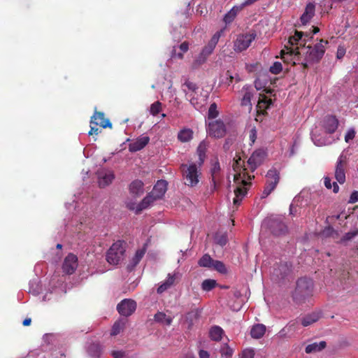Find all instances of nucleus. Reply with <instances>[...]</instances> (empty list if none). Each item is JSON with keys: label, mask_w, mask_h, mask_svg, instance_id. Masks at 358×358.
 I'll return each instance as SVG.
<instances>
[{"label": "nucleus", "mask_w": 358, "mask_h": 358, "mask_svg": "<svg viewBox=\"0 0 358 358\" xmlns=\"http://www.w3.org/2000/svg\"><path fill=\"white\" fill-rule=\"evenodd\" d=\"M178 273H169L167 278L162 283L157 291H166L171 289L172 286L178 282Z\"/></svg>", "instance_id": "cd10ccee"}, {"label": "nucleus", "mask_w": 358, "mask_h": 358, "mask_svg": "<svg viewBox=\"0 0 358 358\" xmlns=\"http://www.w3.org/2000/svg\"><path fill=\"white\" fill-rule=\"evenodd\" d=\"M301 52L299 51V48L290 45L289 43L285 45V48L280 51L281 58L285 63H292L293 66L296 65V62L299 61V55Z\"/></svg>", "instance_id": "0eeeda50"}, {"label": "nucleus", "mask_w": 358, "mask_h": 358, "mask_svg": "<svg viewBox=\"0 0 358 358\" xmlns=\"http://www.w3.org/2000/svg\"><path fill=\"white\" fill-rule=\"evenodd\" d=\"M198 317L199 314L197 311H191L186 315L185 322L188 324V329L192 328L194 323V321H196L198 319Z\"/></svg>", "instance_id": "37998d69"}, {"label": "nucleus", "mask_w": 358, "mask_h": 358, "mask_svg": "<svg viewBox=\"0 0 358 358\" xmlns=\"http://www.w3.org/2000/svg\"><path fill=\"white\" fill-rule=\"evenodd\" d=\"M123 244L124 242L118 241L110 246L106 255V260L109 264L117 265L123 259L125 252Z\"/></svg>", "instance_id": "20e7f679"}, {"label": "nucleus", "mask_w": 358, "mask_h": 358, "mask_svg": "<svg viewBox=\"0 0 358 358\" xmlns=\"http://www.w3.org/2000/svg\"><path fill=\"white\" fill-rule=\"evenodd\" d=\"M312 38L313 36L310 34H304L302 31L296 30L294 35L289 38L287 43L290 45H294L296 48L299 47V50H301V48L306 47V43Z\"/></svg>", "instance_id": "ddd939ff"}, {"label": "nucleus", "mask_w": 358, "mask_h": 358, "mask_svg": "<svg viewBox=\"0 0 358 358\" xmlns=\"http://www.w3.org/2000/svg\"><path fill=\"white\" fill-rule=\"evenodd\" d=\"M298 324L299 322L296 320L289 322L288 324L279 331L280 337H289L290 334H294L298 330Z\"/></svg>", "instance_id": "a878e982"}, {"label": "nucleus", "mask_w": 358, "mask_h": 358, "mask_svg": "<svg viewBox=\"0 0 358 358\" xmlns=\"http://www.w3.org/2000/svg\"><path fill=\"white\" fill-rule=\"evenodd\" d=\"M347 167V161L345 157L340 156L337 160L335 169V178L340 183L343 184L345 182V169Z\"/></svg>", "instance_id": "2eb2a0df"}, {"label": "nucleus", "mask_w": 358, "mask_h": 358, "mask_svg": "<svg viewBox=\"0 0 358 358\" xmlns=\"http://www.w3.org/2000/svg\"><path fill=\"white\" fill-rule=\"evenodd\" d=\"M321 317L322 314L320 312L314 311L301 317L299 321L303 327H307L317 322Z\"/></svg>", "instance_id": "412c9836"}, {"label": "nucleus", "mask_w": 358, "mask_h": 358, "mask_svg": "<svg viewBox=\"0 0 358 358\" xmlns=\"http://www.w3.org/2000/svg\"><path fill=\"white\" fill-rule=\"evenodd\" d=\"M324 184L327 189H331L333 187V192L337 193L339 191V187L336 182L331 183V180L329 177L324 178Z\"/></svg>", "instance_id": "49530a36"}, {"label": "nucleus", "mask_w": 358, "mask_h": 358, "mask_svg": "<svg viewBox=\"0 0 358 358\" xmlns=\"http://www.w3.org/2000/svg\"><path fill=\"white\" fill-rule=\"evenodd\" d=\"M193 131L190 129H183L178 134V138L182 143L189 142L193 138Z\"/></svg>", "instance_id": "4c0bfd02"}, {"label": "nucleus", "mask_w": 358, "mask_h": 358, "mask_svg": "<svg viewBox=\"0 0 358 358\" xmlns=\"http://www.w3.org/2000/svg\"><path fill=\"white\" fill-rule=\"evenodd\" d=\"M241 183L243 186L237 187L234 189L235 198L234 199L233 202L234 204L236 206H238L241 204L243 198L247 194L248 189L245 187V186L250 185V182H247L245 180H242Z\"/></svg>", "instance_id": "5701e85b"}, {"label": "nucleus", "mask_w": 358, "mask_h": 358, "mask_svg": "<svg viewBox=\"0 0 358 358\" xmlns=\"http://www.w3.org/2000/svg\"><path fill=\"white\" fill-rule=\"evenodd\" d=\"M326 346L327 343L325 341H320V343H313L308 345L306 347L305 352L307 354L315 353L324 349Z\"/></svg>", "instance_id": "473e14b6"}, {"label": "nucleus", "mask_w": 358, "mask_h": 358, "mask_svg": "<svg viewBox=\"0 0 358 358\" xmlns=\"http://www.w3.org/2000/svg\"><path fill=\"white\" fill-rule=\"evenodd\" d=\"M226 126L220 120L213 121L208 124V134L210 136L220 138L225 136Z\"/></svg>", "instance_id": "f8f14e48"}, {"label": "nucleus", "mask_w": 358, "mask_h": 358, "mask_svg": "<svg viewBox=\"0 0 358 358\" xmlns=\"http://www.w3.org/2000/svg\"><path fill=\"white\" fill-rule=\"evenodd\" d=\"M237 15V9L232 8L224 17V21L226 24H229L234 21Z\"/></svg>", "instance_id": "8fccbe9b"}, {"label": "nucleus", "mask_w": 358, "mask_h": 358, "mask_svg": "<svg viewBox=\"0 0 358 358\" xmlns=\"http://www.w3.org/2000/svg\"><path fill=\"white\" fill-rule=\"evenodd\" d=\"M214 49H215L214 47H213L212 45H210L208 43L206 46L203 47V48L202 49V50L200 53L202 54V55H204L205 57H206L208 58V57L212 54Z\"/></svg>", "instance_id": "e2e57ef3"}, {"label": "nucleus", "mask_w": 358, "mask_h": 358, "mask_svg": "<svg viewBox=\"0 0 358 358\" xmlns=\"http://www.w3.org/2000/svg\"><path fill=\"white\" fill-rule=\"evenodd\" d=\"M143 182L140 180L132 181L129 187V193L134 197L139 196L143 193Z\"/></svg>", "instance_id": "7c9ffc66"}, {"label": "nucleus", "mask_w": 358, "mask_h": 358, "mask_svg": "<svg viewBox=\"0 0 358 358\" xmlns=\"http://www.w3.org/2000/svg\"><path fill=\"white\" fill-rule=\"evenodd\" d=\"M355 136V131L354 129H350L347 131L345 136V141L348 143L350 141L352 140Z\"/></svg>", "instance_id": "0e129e2a"}, {"label": "nucleus", "mask_w": 358, "mask_h": 358, "mask_svg": "<svg viewBox=\"0 0 358 358\" xmlns=\"http://www.w3.org/2000/svg\"><path fill=\"white\" fill-rule=\"evenodd\" d=\"M90 124L92 125L100 126L102 128L112 127V124L108 119L105 118L104 113L96 111L91 117Z\"/></svg>", "instance_id": "a211bd4d"}, {"label": "nucleus", "mask_w": 358, "mask_h": 358, "mask_svg": "<svg viewBox=\"0 0 358 358\" xmlns=\"http://www.w3.org/2000/svg\"><path fill=\"white\" fill-rule=\"evenodd\" d=\"M222 33L223 29H221L215 33L214 35L210 38V41L208 42V44L215 48Z\"/></svg>", "instance_id": "5fc2aeb1"}, {"label": "nucleus", "mask_w": 358, "mask_h": 358, "mask_svg": "<svg viewBox=\"0 0 358 358\" xmlns=\"http://www.w3.org/2000/svg\"><path fill=\"white\" fill-rule=\"evenodd\" d=\"M358 234V229L354 230L352 231H349L346 233L341 239V242H346L352 240L354 237H355Z\"/></svg>", "instance_id": "4d7b16f0"}, {"label": "nucleus", "mask_w": 358, "mask_h": 358, "mask_svg": "<svg viewBox=\"0 0 358 358\" xmlns=\"http://www.w3.org/2000/svg\"><path fill=\"white\" fill-rule=\"evenodd\" d=\"M255 352L252 348H246L243 350L241 354V358H254Z\"/></svg>", "instance_id": "13d9d810"}, {"label": "nucleus", "mask_w": 358, "mask_h": 358, "mask_svg": "<svg viewBox=\"0 0 358 358\" xmlns=\"http://www.w3.org/2000/svg\"><path fill=\"white\" fill-rule=\"evenodd\" d=\"M162 110V103L159 101L154 102L150 106V113L153 116L158 115Z\"/></svg>", "instance_id": "3c124183"}, {"label": "nucleus", "mask_w": 358, "mask_h": 358, "mask_svg": "<svg viewBox=\"0 0 358 358\" xmlns=\"http://www.w3.org/2000/svg\"><path fill=\"white\" fill-rule=\"evenodd\" d=\"M232 167L235 172H243L244 178L247 177L248 180H252L255 178L254 176H251L246 172L247 169L245 168V162L242 161L241 157L238 155L234 159Z\"/></svg>", "instance_id": "4be33fe9"}, {"label": "nucleus", "mask_w": 358, "mask_h": 358, "mask_svg": "<svg viewBox=\"0 0 358 358\" xmlns=\"http://www.w3.org/2000/svg\"><path fill=\"white\" fill-rule=\"evenodd\" d=\"M158 199L150 192L138 205L136 213H139L143 210L148 208L150 204Z\"/></svg>", "instance_id": "2f4dec72"}, {"label": "nucleus", "mask_w": 358, "mask_h": 358, "mask_svg": "<svg viewBox=\"0 0 358 358\" xmlns=\"http://www.w3.org/2000/svg\"><path fill=\"white\" fill-rule=\"evenodd\" d=\"M167 182L164 180H159L155 185L151 193L158 199H162L167 190Z\"/></svg>", "instance_id": "c85d7f7f"}, {"label": "nucleus", "mask_w": 358, "mask_h": 358, "mask_svg": "<svg viewBox=\"0 0 358 358\" xmlns=\"http://www.w3.org/2000/svg\"><path fill=\"white\" fill-rule=\"evenodd\" d=\"M219 115V113L217 110V105L215 103H213L210 104L208 109V118L214 119L217 117Z\"/></svg>", "instance_id": "864d4df0"}, {"label": "nucleus", "mask_w": 358, "mask_h": 358, "mask_svg": "<svg viewBox=\"0 0 358 358\" xmlns=\"http://www.w3.org/2000/svg\"><path fill=\"white\" fill-rule=\"evenodd\" d=\"M207 60V57L202 54H199L196 59L192 62V69H196L199 68L202 64H203Z\"/></svg>", "instance_id": "de8ad7c7"}, {"label": "nucleus", "mask_w": 358, "mask_h": 358, "mask_svg": "<svg viewBox=\"0 0 358 358\" xmlns=\"http://www.w3.org/2000/svg\"><path fill=\"white\" fill-rule=\"evenodd\" d=\"M292 265L287 262H280L274 266L271 275V280L278 285L285 284L289 280Z\"/></svg>", "instance_id": "f03ea898"}, {"label": "nucleus", "mask_w": 358, "mask_h": 358, "mask_svg": "<svg viewBox=\"0 0 358 358\" xmlns=\"http://www.w3.org/2000/svg\"><path fill=\"white\" fill-rule=\"evenodd\" d=\"M358 201V191H353L350 194L348 203H355Z\"/></svg>", "instance_id": "69168bd1"}, {"label": "nucleus", "mask_w": 358, "mask_h": 358, "mask_svg": "<svg viewBox=\"0 0 358 358\" xmlns=\"http://www.w3.org/2000/svg\"><path fill=\"white\" fill-rule=\"evenodd\" d=\"M314 288L313 280L307 277H301L296 281V291H311Z\"/></svg>", "instance_id": "b1692460"}, {"label": "nucleus", "mask_w": 358, "mask_h": 358, "mask_svg": "<svg viewBox=\"0 0 358 358\" xmlns=\"http://www.w3.org/2000/svg\"><path fill=\"white\" fill-rule=\"evenodd\" d=\"M256 36L255 32L238 35L234 41V50L238 52L245 50L255 39Z\"/></svg>", "instance_id": "1a4fd4ad"}, {"label": "nucleus", "mask_w": 358, "mask_h": 358, "mask_svg": "<svg viewBox=\"0 0 358 358\" xmlns=\"http://www.w3.org/2000/svg\"><path fill=\"white\" fill-rule=\"evenodd\" d=\"M215 271H218L220 273H226L227 270L224 265V264L218 260H214L212 267Z\"/></svg>", "instance_id": "09e8293b"}, {"label": "nucleus", "mask_w": 358, "mask_h": 358, "mask_svg": "<svg viewBox=\"0 0 358 358\" xmlns=\"http://www.w3.org/2000/svg\"><path fill=\"white\" fill-rule=\"evenodd\" d=\"M264 223L274 236L285 235L287 232V227L280 217H270Z\"/></svg>", "instance_id": "423d86ee"}, {"label": "nucleus", "mask_w": 358, "mask_h": 358, "mask_svg": "<svg viewBox=\"0 0 358 358\" xmlns=\"http://www.w3.org/2000/svg\"><path fill=\"white\" fill-rule=\"evenodd\" d=\"M223 333L224 331L221 327L215 326L210 329L209 334L212 340L219 341L222 339Z\"/></svg>", "instance_id": "ea45409f"}, {"label": "nucleus", "mask_w": 358, "mask_h": 358, "mask_svg": "<svg viewBox=\"0 0 358 358\" xmlns=\"http://www.w3.org/2000/svg\"><path fill=\"white\" fill-rule=\"evenodd\" d=\"M213 259L210 257V256L208 254H205L202 256V257L199 260V265L202 267H208L211 268Z\"/></svg>", "instance_id": "79ce46f5"}, {"label": "nucleus", "mask_w": 358, "mask_h": 358, "mask_svg": "<svg viewBox=\"0 0 358 358\" xmlns=\"http://www.w3.org/2000/svg\"><path fill=\"white\" fill-rule=\"evenodd\" d=\"M242 92H243V96L241 99V105L242 106H248L250 109H251V99L253 96L252 88L250 86L245 85L243 87Z\"/></svg>", "instance_id": "c756f323"}, {"label": "nucleus", "mask_w": 358, "mask_h": 358, "mask_svg": "<svg viewBox=\"0 0 358 358\" xmlns=\"http://www.w3.org/2000/svg\"><path fill=\"white\" fill-rule=\"evenodd\" d=\"M179 48L180 49L182 52L178 53L177 54V57L179 59H182L183 58V53L186 52L188 50V49H189V43H188V42L185 41V42L182 43L180 45Z\"/></svg>", "instance_id": "680f3d73"}, {"label": "nucleus", "mask_w": 358, "mask_h": 358, "mask_svg": "<svg viewBox=\"0 0 358 358\" xmlns=\"http://www.w3.org/2000/svg\"><path fill=\"white\" fill-rule=\"evenodd\" d=\"M115 178V176L111 171H101L98 172V183L101 188L109 185Z\"/></svg>", "instance_id": "6ab92c4d"}, {"label": "nucleus", "mask_w": 358, "mask_h": 358, "mask_svg": "<svg viewBox=\"0 0 358 358\" xmlns=\"http://www.w3.org/2000/svg\"><path fill=\"white\" fill-rule=\"evenodd\" d=\"M272 103L271 99H268L266 96L262 95L258 101L257 107L260 109H267Z\"/></svg>", "instance_id": "a18cd8bd"}, {"label": "nucleus", "mask_w": 358, "mask_h": 358, "mask_svg": "<svg viewBox=\"0 0 358 358\" xmlns=\"http://www.w3.org/2000/svg\"><path fill=\"white\" fill-rule=\"evenodd\" d=\"M266 332V327L262 324L254 325L250 331V335L254 338H262Z\"/></svg>", "instance_id": "72a5a7b5"}, {"label": "nucleus", "mask_w": 358, "mask_h": 358, "mask_svg": "<svg viewBox=\"0 0 358 358\" xmlns=\"http://www.w3.org/2000/svg\"><path fill=\"white\" fill-rule=\"evenodd\" d=\"M312 294L310 292H292V299L294 305L312 304Z\"/></svg>", "instance_id": "f3484780"}, {"label": "nucleus", "mask_w": 358, "mask_h": 358, "mask_svg": "<svg viewBox=\"0 0 358 358\" xmlns=\"http://www.w3.org/2000/svg\"><path fill=\"white\" fill-rule=\"evenodd\" d=\"M282 70V64L280 62H275L270 67V72L273 74H278Z\"/></svg>", "instance_id": "6e6d98bb"}, {"label": "nucleus", "mask_w": 358, "mask_h": 358, "mask_svg": "<svg viewBox=\"0 0 358 358\" xmlns=\"http://www.w3.org/2000/svg\"><path fill=\"white\" fill-rule=\"evenodd\" d=\"M100 132H101V130L97 127V126L91 124L90 130L88 134L90 136L93 135V134L97 135Z\"/></svg>", "instance_id": "338daca9"}, {"label": "nucleus", "mask_w": 358, "mask_h": 358, "mask_svg": "<svg viewBox=\"0 0 358 358\" xmlns=\"http://www.w3.org/2000/svg\"><path fill=\"white\" fill-rule=\"evenodd\" d=\"M180 170L186 185L194 187L198 184L199 181V177L201 173L199 171L198 167L195 164H191L189 165L182 164L180 166Z\"/></svg>", "instance_id": "7ed1b4c3"}, {"label": "nucleus", "mask_w": 358, "mask_h": 358, "mask_svg": "<svg viewBox=\"0 0 358 358\" xmlns=\"http://www.w3.org/2000/svg\"><path fill=\"white\" fill-rule=\"evenodd\" d=\"M338 126V120L335 116L328 115L324 118L323 127L327 133H334L337 129Z\"/></svg>", "instance_id": "393cba45"}, {"label": "nucleus", "mask_w": 358, "mask_h": 358, "mask_svg": "<svg viewBox=\"0 0 358 358\" xmlns=\"http://www.w3.org/2000/svg\"><path fill=\"white\" fill-rule=\"evenodd\" d=\"M324 43L326 45L328 43V41L321 39L314 46L308 45L299 50L301 52V55L304 56V61L301 62L303 69L308 68V64L318 63L321 60L325 52Z\"/></svg>", "instance_id": "f257e3e1"}, {"label": "nucleus", "mask_w": 358, "mask_h": 358, "mask_svg": "<svg viewBox=\"0 0 358 358\" xmlns=\"http://www.w3.org/2000/svg\"><path fill=\"white\" fill-rule=\"evenodd\" d=\"M220 353L222 356H224L226 357H231L233 354V350L226 344L221 348Z\"/></svg>", "instance_id": "052dcab7"}, {"label": "nucleus", "mask_w": 358, "mask_h": 358, "mask_svg": "<svg viewBox=\"0 0 358 358\" xmlns=\"http://www.w3.org/2000/svg\"><path fill=\"white\" fill-rule=\"evenodd\" d=\"M315 5L314 3H308L305 8L304 13L300 17L301 22L303 25L308 23L315 15Z\"/></svg>", "instance_id": "bb28decb"}, {"label": "nucleus", "mask_w": 358, "mask_h": 358, "mask_svg": "<svg viewBox=\"0 0 358 358\" xmlns=\"http://www.w3.org/2000/svg\"><path fill=\"white\" fill-rule=\"evenodd\" d=\"M246 294L247 292H245V294L241 292H228L227 306L233 310H239L247 299Z\"/></svg>", "instance_id": "9b49d317"}, {"label": "nucleus", "mask_w": 358, "mask_h": 358, "mask_svg": "<svg viewBox=\"0 0 358 358\" xmlns=\"http://www.w3.org/2000/svg\"><path fill=\"white\" fill-rule=\"evenodd\" d=\"M266 182L262 192V198L267 197L276 187L280 181V171L272 167L266 175Z\"/></svg>", "instance_id": "39448f33"}, {"label": "nucleus", "mask_w": 358, "mask_h": 358, "mask_svg": "<svg viewBox=\"0 0 358 358\" xmlns=\"http://www.w3.org/2000/svg\"><path fill=\"white\" fill-rule=\"evenodd\" d=\"M88 352L92 356H99L101 352V346L97 343H92L88 347Z\"/></svg>", "instance_id": "603ef678"}, {"label": "nucleus", "mask_w": 358, "mask_h": 358, "mask_svg": "<svg viewBox=\"0 0 358 358\" xmlns=\"http://www.w3.org/2000/svg\"><path fill=\"white\" fill-rule=\"evenodd\" d=\"M215 243L220 246H224L227 243V237L225 234L216 235Z\"/></svg>", "instance_id": "bf43d9fd"}, {"label": "nucleus", "mask_w": 358, "mask_h": 358, "mask_svg": "<svg viewBox=\"0 0 358 358\" xmlns=\"http://www.w3.org/2000/svg\"><path fill=\"white\" fill-rule=\"evenodd\" d=\"M220 169V162L217 160L212 164L210 169L212 182L215 187H216L217 181L219 180Z\"/></svg>", "instance_id": "c9c22d12"}, {"label": "nucleus", "mask_w": 358, "mask_h": 358, "mask_svg": "<svg viewBox=\"0 0 358 358\" xmlns=\"http://www.w3.org/2000/svg\"><path fill=\"white\" fill-rule=\"evenodd\" d=\"M126 324L125 320H118L113 325L110 334L111 336H117L119 334L124 328Z\"/></svg>", "instance_id": "a19ab883"}, {"label": "nucleus", "mask_w": 358, "mask_h": 358, "mask_svg": "<svg viewBox=\"0 0 358 358\" xmlns=\"http://www.w3.org/2000/svg\"><path fill=\"white\" fill-rule=\"evenodd\" d=\"M181 88L182 92L185 94L187 99L190 101L192 105L196 108L199 105L197 99L195 97L199 90L197 85L186 78L182 84Z\"/></svg>", "instance_id": "6e6552de"}, {"label": "nucleus", "mask_w": 358, "mask_h": 358, "mask_svg": "<svg viewBox=\"0 0 358 358\" xmlns=\"http://www.w3.org/2000/svg\"><path fill=\"white\" fill-rule=\"evenodd\" d=\"M154 320L156 322L165 324L168 326H170L173 321V318L171 317L167 316L164 313L159 311L154 315Z\"/></svg>", "instance_id": "f704fd0d"}, {"label": "nucleus", "mask_w": 358, "mask_h": 358, "mask_svg": "<svg viewBox=\"0 0 358 358\" xmlns=\"http://www.w3.org/2000/svg\"><path fill=\"white\" fill-rule=\"evenodd\" d=\"M345 54V49L343 47L339 46L337 50L336 57L338 59H341Z\"/></svg>", "instance_id": "774afa93"}, {"label": "nucleus", "mask_w": 358, "mask_h": 358, "mask_svg": "<svg viewBox=\"0 0 358 358\" xmlns=\"http://www.w3.org/2000/svg\"><path fill=\"white\" fill-rule=\"evenodd\" d=\"M201 287L204 291H210L215 287H219L220 289H228L227 286H221L218 285L215 280L207 279L205 280L201 285Z\"/></svg>", "instance_id": "e433bc0d"}, {"label": "nucleus", "mask_w": 358, "mask_h": 358, "mask_svg": "<svg viewBox=\"0 0 358 358\" xmlns=\"http://www.w3.org/2000/svg\"><path fill=\"white\" fill-rule=\"evenodd\" d=\"M150 142V138L147 136H141L132 143L129 144V150L131 152L139 151L144 148Z\"/></svg>", "instance_id": "aec40b11"}, {"label": "nucleus", "mask_w": 358, "mask_h": 358, "mask_svg": "<svg viewBox=\"0 0 358 358\" xmlns=\"http://www.w3.org/2000/svg\"><path fill=\"white\" fill-rule=\"evenodd\" d=\"M266 156V152L263 149L255 150L248 159V166L251 172H254L259 166H261Z\"/></svg>", "instance_id": "9d476101"}, {"label": "nucleus", "mask_w": 358, "mask_h": 358, "mask_svg": "<svg viewBox=\"0 0 358 358\" xmlns=\"http://www.w3.org/2000/svg\"><path fill=\"white\" fill-rule=\"evenodd\" d=\"M136 309V303L132 299H124L117 306L118 313L123 316L132 315Z\"/></svg>", "instance_id": "4468645a"}, {"label": "nucleus", "mask_w": 358, "mask_h": 358, "mask_svg": "<svg viewBox=\"0 0 358 358\" xmlns=\"http://www.w3.org/2000/svg\"><path fill=\"white\" fill-rule=\"evenodd\" d=\"M145 248H143L142 249L138 250L136 252L135 255L131 259L132 266H136L140 262V261L141 260V259L143 258L145 253Z\"/></svg>", "instance_id": "c03bdc74"}, {"label": "nucleus", "mask_w": 358, "mask_h": 358, "mask_svg": "<svg viewBox=\"0 0 358 358\" xmlns=\"http://www.w3.org/2000/svg\"><path fill=\"white\" fill-rule=\"evenodd\" d=\"M207 146V143L205 141H201L197 148L196 152L199 156V166H201L205 160Z\"/></svg>", "instance_id": "58836bf2"}, {"label": "nucleus", "mask_w": 358, "mask_h": 358, "mask_svg": "<svg viewBox=\"0 0 358 358\" xmlns=\"http://www.w3.org/2000/svg\"><path fill=\"white\" fill-rule=\"evenodd\" d=\"M78 267V257L69 253L64 259L62 264V271L67 275L73 274Z\"/></svg>", "instance_id": "dca6fc26"}]
</instances>
